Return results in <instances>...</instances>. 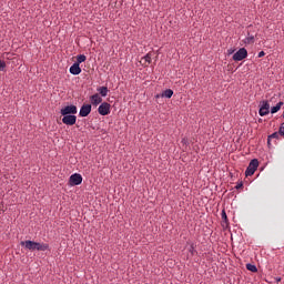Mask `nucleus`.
Listing matches in <instances>:
<instances>
[{
    "label": "nucleus",
    "instance_id": "1a4fd4ad",
    "mask_svg": "<svg viewBox=\"0 0 284 284\" xmlns=\"http://www.w3.org/2000/svg\"><path fill=\"white\" fill-rule=\"evenodd\" d=\"M92 112V104H83L80 108L79 116L80 118H88Z\"/></svg>",
    "mask_w": 284,
    "mask_h": 284
},
{
    "label": "nucleus",
    "instance_id": "7ed1b4c3",
    "mask_svg": "<svg viewBox=\"0 0 284 284\" xmlns=\"http://www.w3.org/2000/svg\"><path fill=\"white\" fill-rule=\"evenodd\" d=\"M60 114L62 116H67V115H75L78 114V106L74 105V104H71V105H67L64 108H62L60 110Z\"/></svg>",
    "mask_w": 284,
    "mask_h": 284
},
{
    "label": "nucleus",
    "instance_id": "ddd939ff",
    "mask_svg": "<svg viewBox=\"0 0 284 284\" xmlns=\"http://www.w3.org/2000/svg\"><path fill=\"white\" fill-rule=\"evenodd\" d=\"M98 92L101 97H108L109 88L108 87H100V88H98Z\"/></svg>",
    "mask_w": 284,
    "mask_h": 284
},
{
    "label": "nucleus",
    "instance_id": "393cba45",
    "mask_svg": "<svg viewBox=\"0 0 284 284\" xmlns=\"http://www.w3.org/2000/svg\"><path fill=\"white\" fill-rule=\"evenodd\" d=\"M257 57L258 59H262V57H265V51H261Z\"/></svg>",
    "mask_w": 284,
    "mask_h": 284
},
{
    "label": "nucleus",
    "instance_id": "f257e3e1",
    "mask_svg": "<svg viewBox=\"0 0 284 284\" xmlns=\"http://www.w3.org/2000/svg\"><path fill=\"white\" fill-rule=\"evenodd\" d=\"M20 245L24 246V248L29 251H38V252H45L50 248V245L48 243H39L31 240L21 241Z\"/></svg>",
    "mask_w": 284,
    "mask_h": 284
},
{
    "label": "nucleus",
    "instance_id": "bb28decb",
    "mask_svg": "<svg viewBox=\"0 0 284 284\" xmlns=\"http://www.w3.org/2000/svg\"><path fill=\"white\" fill-rule=\"evenodd\" d=\"M276 282H281V277H276Z\"/></svg>",
    "mask_w": 284,
    "mask_h": 284
},
{
    "label": "nucleus",
    "instance_id": "a211bd4d",
    "mask_svg": "<svg viewBox=\"0 0 284 284\" xmlns=\"http://www.w3.org/2000/svg\"><path fill=\"white\" fill-rule=\"evenodd\" d=\"M244 43L246 45H251V43H254V36L248 34L245 39H244Z\"/></svg>",
    "mask_w": 284,
    "mask_h": 284
},
{
    "label": "nucleus",
    "instance_id": "f8f14e48",
    "mask_svg": "<svg viewBox=\"0 0 284 284\" xmlns=\"http://www.w3.org/2000/svg\"><path fill=\"white\" fill-rule=\"evenodd\" d=\"M174 94V91L172 89H166L165 91L162 92L161 97L164 99H172Z\"/></svg>",
    "mask_w": 284,
    "mask_h": 284
},
{
    "label": "nucleus",
    "instance_id": "dca6fc26",
    "mask_svg": "<svg viewBox=\"0 0 284 284\" xmlns=\"http://www.w3.org/2000/svg\"><path fill=\"white\" fill-rule=\"evenodd\" d=\"M246 270L250 271V272H252V273L258 272V268L256 267V265H255V264H252V263H247V264H246Z\"/></svg>",
    "mask_w": 284,
    "mask_h": 284
},
{
    "label": "nucleus",
    "instance_id": "6e6552de",
    "mask_svg": "<svg viewBox=\"0 0 284 284\" xmlns=\"http://www.w3.org/2000/svg\"><path fill=\"white\" fill-rule=\"evenodd\" d=\"M78 116L77 115H63L62 123L67 126H73L77 124Z\"/></svg>",
    "mask_w": 284,
    "mask_h": 284
},
{
    "label": "nucleus",
    "instance_id": "aec40b11",
    "mask_svg": "<svg viewBox=\"0 0 284 284\" xmlns=\"http://www.w3.org/2000/svg\"><path fill=\"white\" fill-rule=\"evenodd\" d=\"M189 252H190L193 256L197 253V251H196L194 244H192V245L190 246Z\"/></svg>",
    "mask_w": 284,
    "mask_h": 284
},
{
    "label": "nucleus",
    "instance_id": "9d476101",
    "mask_svg": "<svg viewBox=\"0 0 284 284\" xmlns=\"http://www.w3.org/2000/svg\"><path fill=\"white\" fill-rule=\"evenodd\" d=\"M90 102L93 106H99L103 102V99L99 93H94L90 97Z\"/></svg>",
    "mask_w": 284,
    "mask_h": 284
},
{
    "label": "nucleus",
    "instance_id": "4be33fe9",
    "mask_svg": "<svg viewBox=\"0 0 284 284\" xmlns=\"http://www.w3.org/2000/svg\"><path fill=\"white\" fill-rule=\"evenodd\" d=\"M7 64L4 61L0 60V72H3V70H6Z\"/></svg>",
    "mask_w": 284,
    "mask_h": 284
},
{
    "label": "nucleus",
    "instance_id": "b1692460",
    "mask_svg": "<svg viewBox=\"0 0 284 284\" xmlns=\"http://www.w3.org/2000/svg\"><path fill=\"white\" fill-rule=\"evenodd\" d=\"M236 190H241L243 189V183L242 182H239L235 186Z\"/></svg>",
    "mask_w": 284,
    "mask_h": 284
},
{
    "label": "nucleus",
    "instance_id": "39448f33",
    "mask_svg": "<svg viewBox=\"0 0 284 284\" xmlns=\"http://www.w3.org/2000/svg\"><path fill=\"white\" fill-rule=\"evenodd\" d=\"M98 113L101 116H108L111 114V104L109 102H102L98 108Z\"/></svg>",
    "mask_w": 284,
    "mask_h": 284
},
{
    "label": "nucleus",
    "instance_id": "20e7f679",
    "mask_svg": "<svg viewBox=\"0 0 284 284\" xmlns=\"http://www.w3.org/2000/svg\"><path fill=\"white\" fill-rule=\"evenodd\" d=\"M83 182V176L80 173H73L69 178V185L70 186H79Z\"/></svg>",
    "mask_w": 284,
    "mask_h": 284
},
{
    "label": "nucleus",
    "instance_id": "2eb2a0df",
    "mask_svg": "<svg viewBox=\"0 0 284 284\" xmlns=\"http://www.w3.org/2000/svg\"><path fill=\"white\" fill-rule=\"evenodd\" d=\"M283 105H284L283 102H278L275 106H273V108L271 109V114L277 113V112L281 110V108H282Z\"/></svg>",
    "mask_w": 284,
    "mask_h": 284
},
{
    "label": "nucleus",
    "instance_id": "6ab92c4d",
    "mask_svg": "<svg viewBox=\"0 0 284 284\" xmlns=\"http://www.w3.org/2000/svg\"><path fill=\"white\" fill-rule=\"evenodd\" d=\"M144 61L146 63H152V54L151 53H148L143 57Z\"/></svg>",
    "mask_w": 284,
    "mask_h": 284
},
{
    "label": "nucleus",
    "instance_id": "c85d7f7f",
    "mask_svg": "<svg viewBox=\"0 0 284 284\" xmlns=\"http://www.w3.org/2000/svg\"><path fill=\"white\" fill-rule=\"evenodd\" d=\"M283 119H284V113H283Z\"/></svg>",
    "mask_w": 284,
    "mask_h": 284
},
{
    "label": "nucleus",
    "instance_id": "0eeeda50",
    "mask_svg": "<svg viewBox=\"0 0 284 284\" xmlns=\"http://www.w3.org/2000/svg\"><path fill=\"white\" fill-rule=\"evenodd\" d=\"M247 59V49L241 48L236 53L233 54V61H243Z\"/></svg>",
    "mask_w": 284,
    "mask_h": 284
},
{
    "label": "nucleus",
    "instance_id": "9b49d317",
    "mask_svg": "<svg viewBox=\"0 0 284 284\" xmlns=\"http://www.w3.org/2000/svg\"><path fill=\"white\" fill-rule=\"evenodd\" d=\"M70 74H73L74 77H78V74H81L82 69L79 63H73L69 69Z\"/></svg>",
    "mask_w": 284,
    "mask_h": 284
},
{
    "label": "nucleus",
    "instance_id": "5701e85b",
    "mask_svg": "<svg viewBox=\"0 0 284 284\" xmlns=\"http://www.w3.org/2000/svg\"><path fill=\"white\" fill-rule=\"evenodd\" d=\"M222 220L224 223H227V213H225V210L222 211Z\"/></svg>",
    "mask_w": 284,
    "mask_h": 284
},
{
    "label": "nucleus",
    "instance_id": "f3484780",
    "mask_svg": "<svg viewBox=\"0 0 284 284\" xmlns=\"http://www.w3.org/2000/svg\"><path fill=\"white\" fill-rule=\"evenodd\" d=\"M278 136H281L278 132H274V133H272L271 135H268V138H267V144L270 145V143L272 142V139L278 140Z\"/></svg>",
    "mask_w": 284,
    "mask_h": 284
},
{
    "label": "nucleus",
    "instance_id": "423d86ee",
    "mask_svg": "<svg viewBox=\"0 0 284 284\" xmlns=\"http://www.w3.org/2000/svg\"><path fill=\"white\" fill-rule=\"evenodd\" d=\"M260 116H267L270 115V102L267 101H262L260 103V111H258Z\"/></svg>",
    "mask_w": 284,
    "mask_h": 284
},
{
    "label": "nucleus",
    "instance_id": "a878e982",
    "mask_svg": "<svg viewBox=\"0 0 284 284\" xmlns=\"http://www.w3.org/2000/svg\"><path fill=\"white\" fill-rule=\"evenodd\" d=\"M182 144L187 145L189 144V140L187 139H182Z\"/></svg>",
    "mask_w": 284,
    "mask_h": 284
},
{
    "label": "nucleus",
    "instance_id": "4468645a",
    "mask_svg": "<svg viewBox=\"0 0 284 284\" xmlns=\"http://www.w3.org/2000/svg\"><path fill=\"white\" fill-rule=\"evenodd\" d=\"M87 55L85 54H79L77 55V61L74 63H78V65H81V63H84L87 61Z\"/></svg>",
    "mask_w": 284,
    "mask_h": 284
},
{
    "label": "nucleus",
    "instance_id": "f03ea898",
    "mask_svg": "<svg viewBox=\"0 0 284 284\" xmlns=\"http://www.w3.org/2000/svg\"><path fill=\"white\" fill-rule=\"evenodd\" d=\"M256 170H258V159H253L251 160L248 166L246 168L245 176H252L254 173H256Z\"/></svg>",
    "mask_w": 284,
    "mask_h": 284
},
{
    "label": "nucleus",
    "instance_id": "cd10ccee",
    "mask_svg": "<svg viewBox=\"0 0 284 284\" xmlns=\"http://www.w3.org/2000/svg\"><path fill=\"white\" fill-rule=\"evenodd\" d=\"M232 52H234V51H230V54H232Z\"/></svg>",
    "mask_w": 284,
    "mask_h": 284
},
{
    "label": "nucleus",
    "instance_id": "412c9836",
    "mask_svg": "<svg viewBox=\"0 0 284 284\" xmlns=\"http://www.w3.org/2000/svg\"><path fill=\"white\" fill-rule=\"evenodd\" d=\"M278 134H280L281 136H284V122L281 123V125H280Z\"/></svg>",
    "mask_w": 284,
    "mask_h": 284
}]
</instances>
